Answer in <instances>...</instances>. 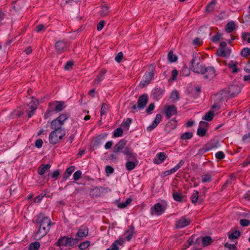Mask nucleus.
<instances>
[{
    "label": "nucleus",
    "mask_w": 250,
    "mask_h": 250,
    "mask_svg": "<svg viewBox=\"0 0 250 250\" xmlns=\"http://www.w3.org/2000/svg\"><path fill=\"white\" fill-rule=\"evenodd\" d=\"M156 156L157 157H156L153 160L154 163L156 164H160L162 163L167 157L166 153L162 152L157 154Z\"/></svg>",
    "instance_id": "nucleus-18"
},
{
    "label": "nucleus",
    "mask_w": 250,
    "mask_h": 250,
    "mask_svg": "<svg viewBox=\"0 0 250 250\" xmlns=\"http://www.w3.org/2000/svg\"><path fill=\"white\" fill-rule=\"evenodd\" d=\"M36 222V224L39 225V229L35 234V237L37 239H41L49 232L51 226L53 223H52L49 217L42 213H40L37 216Z\"/></svg>",
    "instance_id": "nucleus-1"
},
{
    "label": "nucleus",
    "mask_w": 250,
    "mask_h": 250,
    "mask_svg": "<svg viewBox=\"0 0 250 250\" xmlns=\"http://www.w3.org/2000/svg\"><path fill=\"white\" fill-rule=\"evenodd\" d=\"M90 242L89 241H86L83 243H81L79 245V248L81 250H84L87 248L90 245Z\"/></svg>",
    "instance_id": "nucleus-45"
},
{
    "label": "nucleus",
    "mask_w": 250,
    "mask_h": 250,
    "mask_svg": "<svg viewBox=\"0 0 250 250\" xmlns=\"http://www.w3.org/2000/svg\"><path fill=\"white\" fill-rule=\"evenodd\" d=\"M12 114L14 117L18 118L21 117L23 114V112L21 111L15 110L13 111Z\"/></svg>",
    "instance_id": "nucleus-58"
},
{
    "label": "nucleus",
    "mask_w": 250,
    "mask_h": 250,
    "mask_svg": "<svg viewBox=\"0 0 250 250\" xmlns=\"http://www.w3.org/2000/svg\"><path fill=\"white\" fill-rule=\"evenodd\" d=\"M64 102L63 101H54L49 104V108L44 115L45 119L48 118L52 115V112H58L64 108Z\"/></svg>",
    "instance_id": "nucleus-3"
},
{
    "label": "nucleus",
    "mask_w": 250,
    "mask_h": 250,
    "mask_svg": "<svg viewBox=\"0 0 250 250\" xmlns=\"http://www.w3.org/2000/svg\"><path fill=\"white\" fill-rule=\"evenodd\" d=\"M206 131H207V130L198 127V128L197 131V134L199 136L203 137V136H205V135L206 134Z\"/></svg>",
    "instance_id": "nucleus-53"
},
{
    "label": "nucleus",
    "mask_w": 250,
    "mask_h": 250,
    "mask_svg": "<svg viewBox=\"0 0 250 250\" xmlns=\"http://www.w3.org/2000/svg\"><path fill=\"white\" fill-rule=\"evenodd\" d=\"M123 129L119 127L114 130V136L115 137H118L121 136L123 134Z\"/></svg>",
    "instance_id": "nucleus-52"
},
{
    "label": "nucleus",
    "mask_w": 250,
    "mask_h": 250,
    "mask_svg": "<svg viewBox=\"0 0 250 250\" xmlns=\"http://www.w3.org/2000/svg\"><path fill=\"white\" fill-rule=\"evenodd\" d=\"M82 171L81 170L76 171L73 174V178L74 180L77 181L81 177Z\"/></svg>",
    "instance_id": "nucleus-57"
},
{
    "label": "nucleus",
    "mask_w": 250,
    "mask_h": 250,
    "mask_svg": "<svg viewBox=\"0 0 250 250\" xmlns=\"http://www.w3.org/2000/svg\"><path fill=\"white\" fill-rule=\"evenodd\" d=\"M242 38L243 40L245 41H247L249 43H250V33L249 32H246L242 34Z\"/></svg>",
    "instance_id": "nucleus-55"
},
{
    "label": "nucleus",
    "mask_w": 250,
    "mask_h": 250,
    "mask_svg": "<svg viewBox=\"0 0 250 250\" xmlns=\"http://www.w3.org/2000/svg\"><path fill=\"white\" fill-rule=\"evenodd\" d=\"M216 158L218 160H222L225 157V154L222 151H219L216 153Z\"/></svg>",
    "instance_id": "nucleus-62"
},
{
    "label": "nucleus",
    "mask_w": 250,
    "mask_h": 250,
    "mask_svg": "<svg viewBox=\"0 0 250 250\" xmlns=\"http://www.w3.org/2000/svg\"><path fill=\"white\" fill-rule=\"evenodd\" d=\"M126 145V141L124 140H120L114 147V153H117L123 149Z\"/></svg>",
    "instance_id": "nucleus-20"
},
{
    "label": "nucleus",
    "mask_w": 250,
    "mask_h": 250,
    "mask_svg": "<svg viewBox=\"0 0 250 250\" xmlns=\"http://www.w3.org/2000/svg\"><path fill=\"white\" fill-rule=\"evenodd\" d=\"M132 123V120L131 118H128L126 119L125 121L124 122L122 123V125L125 127H126L127 129H128L129 126L131 123Z\"/></svg>",
    "instance_id": "nucleus-54"
},
{
    "label": "nucleus",
    "mask_w": 250,
    "mask_h": 250,
    "mask_svg": "<svg viewBox=\"0 0 250 250\" xmlns=\"http://www.w3.org/2000/svg\"><path fill=\"white\" fill-rule=\"evenodd\" d=\"M242 141L243 142H250V132L243 136Z\"/></svg>",
    "instance_id": "nucleus-64"
},
{
    "label": "nucleus",
    "mask_w": 250,
    "mask_h": 250,
    "mask_svg": "<svg viewBox=\"0 0 250 250\" xmlns=\"http://www.w3.org/2000/svg\"><path fill=\"white\" fill-rule=\"evenodd\" d=\"M165 210V208L162 206L161 204L158 203L151 208V213L152 215L155 214L160 215L164 212Z\"/></svg>",
    "instance_id": "nucleus-15"
},
{
    "label": "nucleus",
    "mask_w": 250,
    "mask_h": 250,
    "mask_svg": "<svg viewBox=\"0 0 250 250\" xmlns=\"http://www.w3.org/2000/svg\"><path fill=\"white\" fill-rule=\"evenodd\" d=\"M148 97L147 95H142L140 96L137 101V104H134L131 108V111L134 113L136 111L137 109L139 110L144 109L148 103Z\"/></svg>",
    "instance_id": "nucleus-9"
},
{
    "label": "nucleus",
    "mask_w": 250,
    "mask_h": 250,
    "mask_svg": "<svg viewBox=\"0 0 250 250\" xmlns=\"http://www.w3.org/2000/svg\"><path fill=\"white\" fill-rule=\"evenodd\" d=\"M154 77V73L153 70L151 71L146 72L145 74V79L149 80V81L151 82Z\"/></svg>",
    "instance_id": "nucleus-47"
},
{
    "label": "nucleus",
    "mask_w": 250,
    "mask_h": 250,
    "mask_svg": "<svg viewBox=\"0 0 250 250\" xmlns=\"http://www.w3.org/2000/svg\"><path fill=\"white\" fill-rule=\"evenodd\" d=\"M123 53L122 52H119L115 57V61L118 62H120L123 59Z\"/></svg>",
    "instance_id": "nucleus-59"
},
{
    "label": "nucleus",
    "mask_w": 250,
    "mask_h": 250,
    "mask_svg": "<svg viewBox=\"0 0 250 250\" xmlns=\"http://www.w3.org/2000/svg\"><path fill=\"white\" fill-rule=\"evenodd\" d=\"M222 91L226 93L225 96L228 100L238 94L241 91V88L237 85H231L223 89Z\"/></svg>",
    "instance_id": "nucleus-8"
},
{
    "label": "nucleus",
    "mask_w": 250,
    "mask_h": 250,
    "mask_svg": "<svg viewBox=\"0 0 250 250\" xmlns=\"http://www.w3.org/2000/svg\"><path fill=\"white\" fill-rule=\"evenodd\" d=\"M134 227L133 226L131 225L130 226L129 229L125 232L124 235L125 236L126 239L127 241H130L132 238L134 233Z\"/></svg>",
    "instance_id": "nucleus-26"
},
{
    "label": "nucleus",
    "mask_w": 250,
    "mask_h": 250,
    "mask_svg": "<svg viewBox=\"0 0 250 250\" xmlns=\"http://www.w3.org/2000/svg\"><path fill=\"white\" fill-rule=\"evenodd\" d=\"M240 236V232L239 231H234L231 233L229 234V239H237Z\"/></svg>",
    "instance_id": "nucleus-41"
},
{
    "label": "nucleus",
    "mask_w": 250,
    "mask_h": 250,
    "mask_svg": "<svg viewBox=\"0 0 250 250\" xmlns=\"http://www.w3.org/2000/svg\"><path fill=\"white\" fill-rule=\"evenodd\" d=\"M109 13V7L104 4L102 6L101 10L100 11V14L102 16L107 15Z\"/></svg>",
    "instance_id": "nucleus-32"
},
{
    "label": "nucleus",
    "mask_w": 250,
    "mask_h": 250,
    "mask_svg": "<svg viewBox=\"0 0 250 250\" xmlns=\"http://www.w3.org/2000/svg\"><path fill=\"white\" fill-rule=\"evenodd\" d=\"M236 28V26L234 21L229 22L225 27V31L227 33H230L233 32Z\"/></svg>",
    "instance_id": "nucleus-25"
},
{
    "label": "nucleus",
    "mask_w": 250,
    "mask_h": 250,
    "mask_svg": "<svg viewBox=\"0 0 250 250\" xmlns=\"http://www.w3.org/2000/svg\"><path fill=\"white\" fill-rule=\"evenodd\" d=\"M201 180L203 183L210 182L211 181V175L210 174H205L201 176Z\"/></svg>",
    "instance_id": "nucleus-42"
},
{
    "label": "nucleus",
    "mask_w": 250,
    "mask_h": 250,
    "mask_svg": "<svg viewBox=\"0 0 250 250\" xmlns=\"http://www.w3.org/2000/svg\"><path fill=\"white\" fill-rule=\"evenodd\" d=\"M214 117V113L213 111H209L208 112L205 116L203 118L204 120L207 121H211Z\"/></svg>",
    "instance_id": "nucleus-35"
},
{
    "label": "nucleus",
    "mask_w": 250,
    "mask_h": 250,
    "mask_svg": "<svg viewBox=\"0 0 250 250\" xmlns=\"http://www.w3.org/2000/svg\"><path fill=\"white\" fill-rule=\"evenodd\" d=\"M51 167L50 164L42 165L38 168V173L39 175H43L46 170L49 169Z\"/></svg>",
    "instance_id": "nucleus-27"
},
{
    "label": "nucleus",
    "mask_w": 250,
    "mask_h": 250,
    "mask_svg": "<svg viewBox=\"0 0 250 250\" xmlns=\"http://www.w3.org/2000/svg\"><path fill=\"white\" fill-rule=\"evenodd\" d=\"M219 141L217 140H212L209 141L205 146V151H208L209 150L216 148L218 146Z\"/></svg>",
    "instance_id": "nucleus-17"
},
{
    "label": "nucleus",
    "mask_w": 250,
    "mask_h": 250,
    "mask_svg": "<svg viewBox=\"0 0 250 250\" xmlns=\"http://www.w3.org/2000/svg\"><path fill=\"white\" fill-rule=\"evenodd\" d=\"M132 199L131 198H128L126 199L125 201L122 203L118 204V207L120 208H126L132 202Z\"/></svg>",
    "instance_id": "nucleus-36"
},
{
    "label": "nucleus",
    "mask_w": 250,
    "mask_h": 250,
    "mask_svg": "<svg viewBox=\"0 0 250 250\" xmlns=\"http://www.w3.org/2000/svg\"><path fill=\"white\" fill-rule=\"evenodd\" d=\"M123 152L126 156L127 160L125 164L126 168L129 171L133 170L138 164L135 154L132 150L127 147L124 148Z\"/></svg>",
    "instance_id": "nucleus-2"
},
{
    "label": "nucleus",
    "mask_w": 250,
    "mask_h": 250,
    "mask_svg": "<svg viewBox=\"0 0 250 250\" xmlns=\"http://www.w3.org/2000/svg\"><path fill=\"white\" fill-rule=\"evenodd\" d=\"M198 198L199 192L196 190H194L190 197L192 203H196L198 201Z\"/></svg>",
    "instance_id": "nucleus-39"
},
{
    "label": "nucleus",
    "mask_w": 250,
    "mask_h": 250,
    "mask_svg": "<svg viewBox=\"0 0 250 250\" xmlns=\"http://www.w3.org/2000/svg\"><path fill=\"white\" fill-rule=\"evenodd\" d=\"M108 110V106L105 103H103L102 105L101 109V115L102 116L104 115Z\"/></svg>",
    "instance_id": "nucleus-48"
},
{
    "label": "nucleus",
    "mask_w": 250,
    "mask_h": 250,
    "mask_svg": "<svg viewBox=\"0 0 250 250\" xmlns=\"http://www.w3.org/2000/svg\"><path fill=\"white\" fill-rule=\"evenodd\" d=\"M164 89L160 87H156L154 89L153 93L154 98L156 100L160 99L164 93Z\"/></svg>",
    "instance_id": "nucleus-23"
},
{
    "label": "nucleus",
    "mask_w": 250,
    "mask_h": 250,
    "mask_svg": "<svg viewBox=\"0 0 250 250\" xmlns=\"http://www.w3.org/2000/svg\"><path fill=\"white\" fill-rule=\"evenodd\" d=\"M170 98L176 101L179 99V93L177 90L173 91L170 94Z\"/></svg>",
    "instance_id": "nucleus-51"
},
{
    "label": "nucleus",
    "mask_w": 250,
    "mask_h": 250,
    "mask_svg": "<svg viewBox=\"0 0 250 250\" xmlns=\"http://www.w3.org/2000/svg\"><path fill=\"white\" fill-rule=\"evenodd\" d=\"M168 60L171 62H175L177 60V56L173 54L172 51L169 52L168 54Z\"/></svg>",
    "instance_id": "nucleus-44"
},
{
    "label": "nucleus",
    "mask_w": 250,
    "mask_h": 250,
    "mask_svg": "<svg viewBox=\"0 0 250 250\" xmlns=\"http://www.w3.org/2000/svg\"><path fill=\"white\" fill-rule=\"evenodd\" d=\"M155 108V105L154 103L150 104L148 107L146 109V112L147 114H150L151 112L154 110Z\"/></svg>",
    "instance_id": "nucleus-60"
},
{
    "label": "nucleus",
    "mask_w": 250,
    "mask_h": 250,
    "mask_svg": "<svg viewBox=\"0 0 250 250\" xmlns=\"http://www.w3.org/2000/svg\"><path fill=\"white\" fill-rule=\"evenodd\" d=\"M216 3V0H212L207 6L206 10L208 12L212 11L215 7V5Z\"/></svg>",
    "instance_id": "nucleus-34"
},
{
    "label": "nucleus",
    "mask_w": 250,
    "mask_h": 250,
    "mask_svg": "<svg viewBox=\"0 0 250 250\" xmlns=\"http://www.w3.org/2000/svg\"><path fill=\"white\" fill-rule=\"evenodd\" d=\"M190 222L191 220L190 219L183 217L176 222L175 228L176 229H181L186 227L189 225Z\"/></svg>",
    "instance_id": "nucleus-13"
},
{
    "label": "nucleus",
    "mask_w": 250,
    "mask_h": 250,
    "mask_svg": "<svg viewBox=\"0 0 250 250\" xmlns=\"http://www.w3.org/2000/svg\"><path fill=\"white\" fill-rule=\"evenodd\" d=\"M237 243L235 244H230L228 243H226L225 244V247L227 248L226 250H237V247L236 246Z\"/></svg>",
    "instance_id": "nucleus-49"
},
{
    "label": "nucleus",
    "mask_w": 250,
    "mask_h": 250,
    "mask_svg": "<svg viewBox=\"0 0 250 250\" xmlns=\"http://www.w3.org/2000/svg\"><path fill=\"white\" fill-rule=\"evenodd\" d=\"M217 54L221 57H226L229 55L230 53V49H227L226 48L223 49H218L217 50Z\"/></svg>",
    "instance_id": "nucleus-29"
},
{
    "label": "nucleus",
    "mask_w": 250,
    "mask_h": 250,
    "mask_svg": "<svg viewBox=\"0 0 250 250\" xmlns=\"http://www.w3.org/2000/svg\"><path fill=\"white\" fill-rule=\"evenodd\" d=\"M101 194V191L100 190V188L97 187L93 188L92 190H91L89 193L90 196L93 198L95 197L99 196H100Z\"/></svg>",
    "instance_id": "nucleus-31"
},
{
    "label": "nucleus",
    "mask_w": 250,
    "mask_h": 250,
    "mask_svg": "<svg viewBox=\"0 0 250 250\" xmlns=\"http://www.w3.org/2000/svg\"><path fill=\"white\" fill-rule=\"evenodd\" d=\"M40 246V244L38 242L31 243L28 247V250H37Z\"/></svg>",
    "instance_id": "nucleus-40"
},
{
    "label": "nucleus",
    "mask_w": 250,
    "mask_h": 250,
    "mask_svg": "<svg viewBox=\"0 0 250 250\" xmlns=\"http://www.w3.org/2000/svg\"><path fill=\"white\" fill-rule=\"evenodd\" d=\"M250 54V49L247 47L243 48L241 52V55L244 57L248 56Z\"/></svg>",
    "instance_id": "nucleus-50"
},
{
    "label": "nucleus",
    "mask_w": 250,
    "mask_h": 250,
    "mask_svg": "<svg viewBox=\"0 0 250 250\" xmlns=\"http://www.w3.org/2000/svg\"><path fill=\"white\" fill-rule=\"evenodd\" d=\"M75 169L74 166H71L68 167L63 174V178L64 180H66L69 178L70 175L73 173Z\"/></svg>",
    "instance_id": "nucleus-30"
},
{
    "label": "nucleus",
    "mask_w": 250,
    "mask_h": 250,
    "mask_svg": "<svg viewBox=\"0 0 250 250\" xmlns=\"http://www.w3.org/2000/svg\"><path fill=\"white\" fill-rule=\"evenodd\" d=\"M178 74V72L176 69L173 70L171 72V78H170V80L174 81L176 79Z\"/></svg>",
    "instance_id": "nucleus-63"
},
{
    "label": "nucleus",
    "mask_w": 250,
    "mask_h": 250,
    "mask_svg": "<svg viewBox=\"0 0 250 250\" xmlns=\"http://www.w3.org/2000/svg\"><path fill=\"white\" fill-rule=\"evenodd\" d=\"M212 243V239L210 236H205L202 238L203 245L205 247L210 245Z\"/></svg>",
    "instance_id": "nucleus-37"
},
{
    "label": "nucleus",
    "mask_w": 250,
    "mask_h": 250,
    "mask_svg": "<svg viewBox=\"0 0 250 250\" xmlns=\"http://www.w3.org/2000/svg\"><path fill=\"white\" fill-rule=\"evenodd\" d=\"M69 43L64 41H59L55 43V48L57 53H61L64 51L69 46Z\"/></svg>",
    "instance_id": "nucleus-12"
},
{
    "label": "nucleus",
    "mask_w": 250,
    "mask_h": 250,
    "mask_svg": "<svg viewBox=\"0 0 250 250\" xmlns=\"http://www.w3.org/2000/svg\"><path fill=\"white\" fill-rule=\"evenodd\" d=\"M172 195L174 199L176 201L181 202L183 200V196L180 193L174 192Z\"/></svg>",
    "instance_id": "nucleus-46"
},
{
    "label": "nucleus",
    "mask_w": 250,
    "mask_h": 250,
    "mask_svg": "<svg viewBox=\"0 0 250 250\" xmlns=\"http://www.w3.org/2000/svg\"><path fill=\"white\" fill-rule=\"evenodd\" d=\"M228 67L231 70L233 73H236L238 72L237 67V62L234 61H230L228 64Z\"/></svg>",
    "instance_id": "nucleus-28"
},
{
    "label": "nucleus",
    "mask_w": 250,
    "mask_h": 250,
    "mask_svg": "<svg viewBox=\"0 0 250 250\" xmlns=\"http://www.w3.org/2000/svg\"><path fill=\"white\" fill-rule=\"evenodd\" d=\"M80 239L61 236L57 242V245L59 247H71L77 244Z\"/></svg>",
    "instance_id": "nucleus-6"
},
{
    "label": "nucleus",
    "mask_w": 250,
    "mask_h": 250,
    "mask_svg": "<svg viewBox=\"0 0 250 250\" xmlns=\"http://www.w3.org/2000/svg\"><path fill=\"white\" fill-rule=\"evenodd\" d=\"M88 234V229L87 227L82 226L78 230L76 236L80 238H83L87 236Z\"/></svg>",
    "instance_id": "nucleus-19"
},
{
    "label": "nucleus",
    "mask_w": 250,
    "mask_h": 250,
    "mask_svg": "<svg viewBox=\"0 0 250 250\" xmlns=\"http://www.w3.org/2000/svg\"><path fill=\"white\" fill-rule=\"evenodd\" d=\"M190 70L187 67H184L180 71V75L184 77L189 76Z\"/></svg>",
    "instance_id": "nucleus-43"
},
{
    "label": "nucleus",
    "mask_w": 250,
    "mask_h": 250,
    "mask_svg": "<svg viewBox=\"0 0 250 250\" xmlns=\"http://www.w3.org/2000/svg\"><path fill=\"white\" fill-rule=\"evenodd\" d=\"M106 72L107 70L103 68L101 70L99 74L95 78L94 80L95 84H98L104 79V75Z\"/></svg>",
    "instance_id": "nucleus-21"
},
{
    "label": "nucleus",
    "mask_w": 250,
    "mask_h": 250,
    "mask_svg": "<svg viewBox=\"0 0 250 250\" xmlns=\"http://www.w3.org/2000/svg\"><path fill=\"white\" fill-rule=\"evenodd\" d=\"M65 135V130L61 129V131H52L49 134V142L53 145L58 143Z\"/></svg>",
    "instance_id": "nucleus-7"
},
{
    "label": "nucleus",
    "mask_w": 250,
    "mask_h": 250,
    "mask_svg": "<svg viewBox=\"0 0 250 250\" xmlns=\"http://www.w3.org/2000/svg\"><path fill=\"white\" fill-rule=\"evenodd\" d=\"M106 136V134H101L98 136L95 140L94 144L95 145H99L103 143V141H104V138Z\"/></svg>",
    "instance_id": "nucleus-33"
},
{
    "label": "nucleus",
    "mask_w": 250,
    "mask_h": 250,
    "mask_svg": "<svg viewBox=\"0 0 250 250\" xmlns=\"http://www.w3.org/2000/svg\"><path fill=\"white\" fill-rule=\"evenodd\" d=\"M225 94L226 93L221 90L213 96L214 104L211 107L212 110L215 111L220 109L223 102L227 101L228 99Z\"/></svg>",
    "instance_id": "nucleus-5"
},
{
    "label": "nucleus",
    "mask_w": 250,
    "mask_h": 250,
    "mask_svg": "<svg viewBox=\"0 0 250 250\" xmlns=\"http://www.w3.org/2000/svg\"><path fill=\"white\" fill-rule=\"evenodd\" d=\"M208 124L205 121H201L199 123V127L207 130Z\"/></svg>",
    "instance_id": "nucleus-61"
},
{
    "label": "nucleus",
    "mask_w": 250,
    "mask_h": 250,
    "mask_svg": "<svg viewBox=\"0 0 250 250\" xmlns=\"http://www.w3.org/2000/svg\"><path fill=\"white\" fill-rule=\"evenodd\" d=\"M29 109L31 110L29 111L28 115L29 118H31L35 113L36 110L38 106V102L37 100L34 101L32 100L28 105Z\"/></svg>",
    "instance_id": "nucleus-16"
},
{
    "label": "nucleus",
    "mask_w": 250,
    "mask_h": 250,
    "mask_svg": "<svg viewBox=\"0 0 250 250\" xmlns=\"http://www.w3.org/2000/svg\"><path fill=\"white\" fill-rule=\"evenodd\" d=\"M166 116L169 119L172 115L177 114V108L174 105H170L165 107L164 108Z\"/></svg>",
    "instance_id": "nucleus-14"
},
{
    "label": "nucleus",
    "mask_w": 250,
    "mask_h": 250,
    "mask_svg": "<svg viewBox=\"0 0 250 250\" xmlns=\"http://www.w3.org/2000/svg\"><path fill=\"white\" fill-rule=\"evenodd\" d=\"M193 136L191 132H187L182 134L180 136V139L183 140L190 139Z\"/></svg>",
    "instance_id": "nucleus-38"
},
{
    "label": "nucleus",
    "mask_w": 250,
    "mask_h": 250,
    "mask_svg": "<svg viewBox=\"0 0 250 250\" xmlns=\"http://www.w3.org/2000/svg\"><path fill=\"white\" fill-rule=\"evenodd\" d=\"M125 240L123 238H120L119 239L116 240L108 249L106 250H119V247L117 246L119 245H122Z\"/></svg>",
    "instance_id": "nucleus-22"
},
{
    "label": "nucleus",
    "mask_w": 250,
    "mask_h": 250,
    "mask_svg": "<svg viewBox=\"0 0 250 250\" xmlns=\"http://www.w3.org/2000/svg\"><path fill=\"white\" fill-rule=\"evenodd\" d=\"M177 126V122L175 119L171 120L167 124L166 127V130L169 132L171 130L174 129Z\"/></svg>",
    "instance_id": "nucleus-24"
},
{
    "label": "nucleus",
    "mask_w": 250,
    "mask_h": 250,
    "mask_svg": "<svg viewBox=\"0 0 250 250\" xmlns=\"http://www.w3.org/2000/svg\"><path fill=\"white\" fill-rule=\"evenodd\" d=\"M68 117L69 115L68 114L63 113L53 120L50 124L51 128L53 129V131H61V129H64L62 127V126Z\"/></svg>",
    "instance_id": "nucleus-4"
},
{
    "label": "nucleus",
    "mask_w": 250,
    "mask_h": 250,
    "mask_svg": "<svg viewBox=\"0 0 250 250\" xmlns=\"http://www.w3.org/2000/svg\"><path fill=\"white\" fill-rule=\"evenodd\" d=\"M197 61L196 56H193L192 60L191 61V69L195 73H204L205 70V66L203 64L199 62H195Z\"/></svg>",
    "instance_id": "nucleus-10"
},
{
    "label": "nucleus",
    "mask_w": 250,
    "mask_h": 250,
    "mask_svg": "<svg viewBox=\"0 0 250 250\" xmlns=\"http://www.w3.org/2000/svg\"><path fill=\"white\" fill-rule=\"evenodd\" d=\"M240 224L242 226L247 227L250 224V221L249 220L243 219L240 220Z\"/></svg>",
    "instance_id": "nucleus-56"
},
{
    "label": "nucleus",
    "mask_w": 250,
    "mask_h": 250,
    "mask_svg": "<svg viewBox=\"0 0 250 250\" xmlns=\"http://www.w3.org/2000/svg\"><path fill=\"white\" fill-rule=\"evenodd\" d=\"M205 79L208 80H212L216 78L217 76L216 72L213 67H205V70L203 73Z\"/></svg>",
    "instance_id": "nucleus-11"
}]
</instances>
